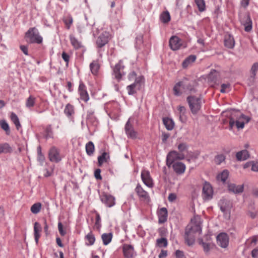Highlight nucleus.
<instances>
[{
    "instance_id": "cd10ccee",
    "label": "nucleus",
    "mask_w": 258,
    "mask_h": 258,
    "mask_svg": "<svg viewBox=\"0 0 258 258\" xmlns=\"http://www.w3.org/2000/svg\"><path fill=\"white\" fill-rule=\"evenodd\" d=\"M34 237L36 242L37 243L38 242L39 238L40 237L39 232L41 231V227L40 224L37 222L34 223Z\"/></svg>"
},
{
    "instance_id": "a878e982",
    "label": "nucleus",
    "mask_w": 258,
    "mask_h": 258,
    "mask_svg": "<svg viewBox=\"0 0 258 258\" xmlns=\"http://www.w3.org/2000/svg\"><path fill=\"white\" fill-rule=\"evenodd\" d=\"M13 151V149L12 147L10 146V145L7 143H3L0 144V153H11Z\"/></svg>"
},
{
    "instance_id": "13d9d810",
    "label": "nucleus",
    "mask_w": 258,
    "mask_h": 258,
    "mask_svg": "<svg viewBox=\"0 0 258 258\" xmlns=\"http://www.w3.org/2000/svg\"><path fill=\"white\" fill-rule=\"evenodd\" d=\"M177 196L175 194L171 193L169 195L168 200L170 202H173L176 199Z\"/></svg>"
},
{
    "instance_id": "4468645a",
    "label": "nucleus",
    "mask_w": 258,
    "mask_h": 258,
    "mask_svg": "<svg viewBox=\"0 0 258 258\" xmlns=\"http://www.w3.org/2000/svg\"><path fill=\"white\" fill-rule=\"evenodd\" d=\"M142 180L145 185L149 187L153 186V182L151 177L150 172L147 170H143L141 173Z\"/></svg>"
},
{
    "instance_id": "79ce46f5",
    "label": "nucleus",
    "mask_w": 258,
    "mask_h": 258,
    "mask_svg": "<svg viewBox=\"0 0 258 258\" xmlns=\"http://www.w3.org/2000/svg\"><path fill=\"white\" fill-rule=\"evenodd\" d=\"M195 3L200 12H203L205 10V2L204 0H195Z\"/></svg>"
},
{
    "instance_id": "20e7f679",
    "label": "nucleus",
    "mask_w": 258,
    "mask_h": 258,
    "mask_svg": "<svg viewBox=\"0 0 258 258\" xmlns=\"http://www.w3.org/2000/svg\"><path fill=\"white\" fill-rule=\"evenodd\" d=\"M25 38L27 42L30 43L40 44L42 42V37L39 35L37 29L35 28H30L25 34Z\"/></svg>"
},
{
    "instance_id": "6e6d98bb",
    "label": "nucleus",
    "mask_w": 258,
    "mask_h": 258,
    "mask_svg": "<svg viewBox=\"0 0 258 258\" xmlns=\"http://www.w3.org/2000/svg\"><path fill=\"white\" fill-rule=\"evenodd\" d=\"M101 173V169H97L94 171V176L96 178V179H102V176L100 174Z\"/></svg>"
},
{
    "instance_id": "f8f14e48",
    "label": "nucleus",
    "mask_w": 258,
    "mask_h": 258,
    "mask_svg": "<svg viewBox=\"0 0 258 258\" xmlns=\"http://www.w3.org/2000/svg\"><path fill=\"white\" fill-rule=\"evenodd\" d=\"M217 244L222 248L227 247L229 243V238L225 233H221L217 236Z\"/></svg>"
},
{
    "instance_id": "f257e3e1",
    "label": "nucleus",
    "mask_w": 258,
    "mask_h": 258,
    "mask_svg": "<svg viewBox=\"0 0 258 258\" xmlns=\"http://www.w3.org/2000/svg\"><path fill=\"white\" fill-rule=\"evenodd\" d=\"M202 220L199 216H195L191 219V223L185 228L184 239L188 245H192L195 241L197 234L202 233Z\"/></svg>"
},
{
    "instance_id": "37998d69",
    "label": "nucleus",
    "mask_w": 258,
    "mask_h": 258,
    "mask_svg": "<svg viewBox=\"0 0 258 258\" xmlns=\"http://www.w3.org/2000/svg\"><path fill=\"white\" fill-rule=\"evenodd\" d=\"M156 244L159 247H166L167 245V240L165 238H161L157 239L156 240Z\"/></svg>"
},
{
    "instance_id": "0e129e2a",
    "label": "nucleus",
    "mask_w": 258,
    "mask_h": 258,
    "mask_svg": "<svg viewBox=\"0 0 258 258\" xmlns=\"http://www.w3.org/2000/svg\"><path fill=\"white\" fill-rule=\"evenodd\" d=\"M64 22L66 25H67L68 29H70V26L73 23L72 18H70L68 20H66Z\"/></svg>"
},
{
    "instance_id": "1a4fd4ad",
    "label": "nucleus",
    "mask_w": 258,
    "mask_h": 258,
    "mask_svg": "<svg viewBox=\"0 0 258 258\" xmlns=\"http://www.w3.org/2000/svg\"><path fill=\"white\" fill-rule=\"evenodd\" d=\"M124 67L122 65V61L120 60L117 64H115L113 68V75L115 78L119 81L122 76L124 75L123 72Z\"/></svg>"
},
{
    "instance_id": "c9c22d12",
    "label": "nucleus",
    "mask_w": 258,
    "mask_h": 258,
    "mask_svg": "<svg viewBox=\"0 0 258 258\" xmlns=\"http://www.w3.org/2000/svg\"><path fill=\"white\" fill-rule=\"evenodd\" d=\"M229 176V172L227 170H223L220 174L217 176V180L225 182Z\"/></svg>"
},
{
    "instance_id": "aec40b11",
    "label": "nucleus",
    "mask_w": 258,
    "mask_h": 258,
    "mask_svg": "<svg viewBox=\"0 0 258 258\" xmlns=\"http://www.w3.org/2000/svg\"><path fill=\"white\" fill-rule=\"evenodd\" d=\"M228 189L229 191L234 194H240L243 191V185H236L233 183H229L228 184Z\"/></svg>"
},
{
    "instance_id": "423d86ee",
    "label": "nucleus",
    "mask_w": 258,
    "mask_h": 258,
    "mask_svg": "<svg viewBox=\"0 0 258 258\" xmlns=\"http://www.w3.org/2000/svg\"><path fill=\"white\" fill-rule=\"evenodd\" d=\"M144 77L143 76H140L135 80V82L134 83L127 86L126 89L128 91V95H134L137 92V90H140L142 86L144 83Z\"/></svg>"
},
{
    "instance_id": "f03ea898",
    "label": "nucleus",
    "mask_w": 258,
    "mask_h": 258,
    "mask_svg": "<svg viewBox=\"0 0 258 258\" xmlns=\"http://www.w3.org/2000/svg\"><path fill=\"white\" fill-rule=\"evenodd\" d=\"M229 127L231 130L234 125L237 128H243L245 123H247L250 118L245 116L239 110L235 109L230 110Z\"/></svg>"
},
{
    "instance_id": "72a5a7b5",
    "label": "nucleus",
    "mask_w": 258,
    "mask_h": 258,
    "mask_svg": "<svg viewBox=\"0 0 258 258\" xmlns=\"http://www.w3.org/2000/svg\"><path fill=\"white\" fill-rule=\"evenodd\" d=\"M160 19L163 23H167L170 21V15L168 11L163 12L160 16Z\"/></svg>"
},
{
    "instance_id": "9b49d317",
    "label": "nucleus",
    "mask_w": 258,
    "mask_h": 258,
    "mask_svg": "<svg viewBox=\"0 0 258 258\" xmlns=\"http://www.w3.org/2000/svg\"><path fill=\"white\" fill-rule=\"evenodd\" d=\"M123 255L125 258H132L136 255L133 245L124 244L122 246Z\"/></svg>"
},
{
    "instance_id": "a18cd8bd",
    "label": "nucleus",
    "mask_w": 258,
    "mask_h": 258,
    "mask_svg": "<svg viewBox=\"0 0 258 258\" xmlns=\"http://www.w3.org/2000/svg\"><path fill=\"white\" fill-rule=\"evenodd\" d=\"M0 125L3 130L6 131L7 135H9L10 133V127L8 123L5 120L0 121Z\"/></svg>"
},
{
    "instance_id": "2f4dec72",
    "label": "nucleus",
    "mask_w": 258,
    "mask_h": 258,
    "mask_svg": "<svg viewBox=\"0 0 258 258\" xmlns=\"http://www.w3.org/2000/svg\"><path fill=\"white\" fill-rule=\"evenodd\" d=\"M196 59V56L194 55H190L188 57H187L182 62V67L183 68H185L188 67V66L194 62Z\"/></svg>"
},
{
    "instance_id": "69168bd1",
    "label": "nucleus",
    "mask_w": 258,
    "mask_h": 258,
    "mask_svg": "<svg viewBox=\"0 0 258 258\" xmlns=\"http://www.w3.org/2000/svg\"><path fill=\"white\" fill-rule=\"evenodd\" d=\"M167 255V250H162L160 253L159 255V258H163L165 257Z\"/></svg>"
},
{
    "instance_id": "c03bdc74",
    "label": "nucleus",
    "mask_w": 258,
    "mask_h": 258,
    "mask_svg": "<svg viewBox=\"0 0 258 258\" xmlns=\"http://www.w3.org/2000/svg\"><path fill=\"white\" fill-rule=\"evenodd\" d=\"M35 98L33 96H30L26 102V106L28 108L33 107L35 104Z\"/></svg>"
},
{
    "instance_id": "4be33fe9",
    "label": "nucleus",
    "mask_w": 258,
    "mask_h": 258,
    "mask_svg": "<svg viewBox=\"0 0 258 258\" xmlns=\"http://www.w3.org/2000/svg\"><path fill=\"white\" fill-rule=\"evenodd\" d=\"M159 223H164L167 221L168 212L166 208H161L158 212Z\"/></svg>"
},
{
    "instance_id": "393cba45",
    "label": "nucleus",
    "mask_w": 258,
    "mask_h": 258,
    "mask_svg": "<svg viewBox=\"0 0 258 258\" xmlns=\"http://www.w3.org/2000/svg\"><path fill=\"white\" fill-rule=\"evenodd\" d=\"M236 159L238 161H244L249 157L248 152L246 150H243L236 153Z\"/></svg>"
},
{
    "instance_id": "39448f33",
    "label": "nucleus",
    "mask_w": 258,
    "mask_h": 258,
    "mask_svg": "<svg viewBox=\"0 0 258 258\" xmlns=\"http://www.w3.org/2000/svg\"><path fill=\"white\" fill-rule=\"evenodd\" d=\"M187 101L192 113L196 114L201 109L202 104L201 97L189 96L187 97Z\"/></svg>"
},
{
    "instance_id": "a19ab883",
    "label": "nucleus",
    "mask_w": 258,
    "mask_h": 258,
    "mask_svg": "<svg viewBox=\"0 0 258 258\" xmlns=\"http://www.w3.org/2000/svg\"><path fill=\"white\" fill-rule=\"evenodd\" d=\"M41 208V204L40 203H36L33 204L31 207V211L33 214L38 213Z\"/></svg>"
},
{
    "instance_id": "603ef678",
    "label": "nucleus",
    "mask_w": 258,
    "mask_h": 258,
    "mask_svg": "<svg viewBox=\"0 0 258 258\" xmlns=\"http://www.w3.org/2000/svg\"><path fill=\"white\" fill-rule=\"evenodd\" d=\"M138 77H137V74L135 71H133L128 75V79L131 81H133L136 80Z\"/></svg>"
},
{
    "instance_id": "052dcab7",
    "label": "nucleus",
    "mask_w": 258,
    "mask_h": 258,
    "mask_svg": "<svg viewBox=\"0 0 258 258\" xmlns=\"http://www.w3.org/2000/svg\"><path fill=\"white\" fill-rule=\"evenodd\" d=\"M169 137L170 134L169 133H163L162 135V140L163 143H165Z\"/></svg>"
},
{
    "instance_id": "e433bc0d",
    "label": "nucleus",
    "mask_w": 258,
    "mask_h": 258,
    "mask_svg": "<svg viewBox=\"0 0 258 258\" xmlns=\"http://www.w3.org/2000/svg\"><path fill=\"white\" fill-rule=\"evenodd\" d=\"M90 68L93 75L97 74L99 69V65L98 61L96 60L93 61L90 64Z\"/></svg>"
},
{
    "instance_id": "c85d7f7f",
    "label": "nucleus",
    "mask_w": 258,
    "mask_h": 258,
    "mask_svg": "<svg viewBox=\"0 0 258 258\" xmlns=\"http://www.w3.org/2000/svg\"><path fill=\"white\" fill-rule=\"evenodd\" d=\"M70 41L71 44L73 46L74 48L76 49L80 48L82 45L81 42L79 41L73 35L70 36Z\"/></svg>"
},
{
    "instance_id": "a211bd4d",
    "label": "nucleus",
    "mask_w": 258,
    "mask_h": 258,
    "mask_svg": "<svg viewBox=\"0 0 258 258\" xmlns=\"http://www.w3.org/2000/svg\"><path fill=\"white\" fill-rule=\"evenodd\" d=\"M125 132L128 137L135 139L137 137V133L134 129L133 125L130 123V118L128 119L125 125Z\"/></svg>"
},
{
    "instance_id": "3c124183",
    "label": "nucleus",
    "mask_w": 258,
    "mask_h": 258,
    "mask_svg": "<svg viewBox=\"0 0 258 258\" xmlns=\"http://www.w3.org/2000/svg\"><path fill=\"white\" fill-rule=\"evenodd\" d=\"M225 160V157L223 155H219L215 157V162L217 164H220Z\"/></svg>"
},
{
    "instance_id": "2eb2a0df",
    "label": "nucleus",
    "mask_w": 258,
    "mask_h": 258,
    "mask_svg": "<svg viewBox=\"0 0 258 258\" xmlns=\"http://www.w3.org/2000/svg\"><path fill=\"white\" fill-rule=\"evenodd\" d=\"M80 98L85 102H87L89 99V96L86 90V87L82 81L80 82L79 89Z\"/></svg>"
},
{
    "instance_id": "09e8293b",
    "label": "nucleus",
    "mask_w": 258,
    "mask_h": 258,
    "mask_svg": "<svg viewBox=\"0 0 258 258\" xmlns=\"http://www.w3.org/2000/svg\"><path fill=\"white\" fill-rule=\"evenodd\" d=\"M177 148L179 151V153H182L188 149V145L186 143H180L178 146Z\"/></svg>"
},
{
    "instance_id": "de8ad7c7",
    "label": "nucleus",
    "mask_w": 258,
    "mask_h": 258,
    "mask_svg": "<svg viewBox=\"0 0 258 258\" xmlns=\"http://www.w3.org/2000/svg\"><path fill=\"white\" fill-rule=\"evenodd\" d=\"M45 138L47 139L48 138H50L52 137V130L51 126L50 125H49L47 126L45 129Z\"/></svg>"
},
{
    "instance_id": "4d7b16f0",
    "label": "nucleus",
    "mask_w": 258,
    "mask_h": 258,
    "mask_svg": "<svg viewBox=\"0 0 258 258\" xmlns=\"http://www.w3.org/2000/svg\"><path fill=\"white\" fill-rule=\"evenodd\" d=\"M62 58L64 60V61L67 63V65H68L69 60H70V56L68 54L66 53L65 52H63L62 53Z\"/></svg>"
},
{
    "instance_id": "f704fd0d",
    "label": "nucleus",
    "mask_w": 258,
    "mask_h": 258,
    "mask_svg": "<svg viewBox=\"0 0 258 258\" xmlns=\"http://www.w3.org/2000/svg\"><path fill=\"white\" fill-rule=\"evenodd\" d=\"M218 76V72H217L215 70H212L209 74V81L215 83L217 81Z\"/></svg>"
},
{
    "instance_id": "680f3d73",
    "label": "nucleus",
    "mask_w": 258,
    "mask_h": 258,
    "mask_svg": "<svg viewBox=\"0 0 258 258\" xmlns=\"http://www.w3.org/2000/svg\"><path fill=\"white\" fill-rule=\"evenodd\" d=\"M178 110L180 113V119H181L182 115L185 113L186 109L184 106H179L178 108Z\"/></svg>"
},
{
    "instance_id": "0eeeda50",
    "label": "nucleus",
    "mask_w": 258,
    "mask_h": 258,
    "mask_svg": "<svg viewBox=\"0 0 258 258\" xmlns=\"http://www.w3.org/2000/svg\"><path fill=\"white\" fill-rule=\"evenodd\" d=\"M185 156L183 153H179L176 151H171L167 156L166 165L168 167H170L176 160H183Z\"/></svg>"
},
{
    "instance_id": "bf43d9fd",
    "label": "nucleus",
    "mask_w": 258,
    "mask_h": 258,
    "mask_svg": "<svg viewBox=\"0 0 258 258\" xmlns=\"http://www.w3.org/2000/svg\"><path fill=\"white\" fill-rule=\"evenodd\" d=\"M175 255L176 258H185L183 251L177 250L175 252Z\"/></svg>"
},
{
    "instance_id": "5701e85b",
    "label": "nucleus",
    "mask_w": 258,
    "mask_h": 258,
    "mask_svg": "<svg viewBox=\"0 0 258 258\" xmlns=\"http://www.w3.org/2000/svg\"><path fill=\"white\" fill-rule=\"evenodd\" d=\"M244 19L243 25L244 26V30L246 32H249L252 29V21L249 15L245 16Z\"/></svg>"
},
{
    "instance_id": "7ed1b4c3",
    "label": "nucleus",
    "mask_w": 258,
    "mask_h": 258,
    "mask_svg": "<svg viewBox=\"0 0 258 258\" xmlns=\"http://www.w3.org/2000/svg\"><path fill=\"white\" fill-rule=\"evenodd\" d=\"M174 94L176 96H180L183 93L187 92H195V89L192 85L191 81L187 79H184L177 83L173 88Z\"/></svg>"
},
{
    "instance_id": "7c9ffc66",
    "label": "nucleus",
    "mask_w": 258,
    "mask_h": 258,
    "mask_svg": "<svg viewBox=\"0 0 258 258\" xmlns=\"http://www.w3.org/2000/svg\"><path fill=\"white\" fill-rule=\"evenodd\" d=\"M95 150L94 144L90 141L86 145V151L88 155L91 156L93 154Z\"/></svg>"
},
{
    "instance_id": "ea45409f",
    "label": "nucleus",
    "mask_w": 258,
    "mask_h": 258,
    "mask_svg": "<svg viewBox=\"0 0 258 258\" xmlns=\"http://www.w3.org/2000/svg\"><path fill=\"white\" fill-rule=\"evenodd\" d=\"M64 113L69 117L74 114V106L70 104H68L64 110Z\"/></svg>"
},
{
    "instance_id": "9d476101",
    "label": "nucleus",
    "mask_w": 258,
    "mask_h": 258,
    "mask_svg": "<svg viewBox=\"0 0 258 258\" xmlns=\"http://www.w3.org/2000/svg\"><path fill=\"white\" fill-rule=\"evenodd\" d=\"M135 191L141 200L149 202L150 197L148 193L142 188L141 185L139 184L137 185Z\"/></svg>"
},
{
    "instance_id": "338daca9",
    "label": "nucleus",
    "mask_w": 258,
    "mask_h": 258,
    "mask_svg": "<svg viewBox=\"0 0 258 258\" xmlns=\"http://www.w3.org/2000/svg\"><path fill=\"white\" fill-rule=\"evenodd\" d=\"M251 256L254 258L258 256V248H255L252 250Z\"/></svg>"
},
{
    "instance_id": "5fc2aeb1",
    "label": "nucleus",
    "mask_w": 258,
    "mask_h": 258,
    "mask_svg": "<svg viewBox=\"0 0 258 258\" xmlns=\"http://www.w3.org/2000/svg\"><path fill=\"white\" fill-rule=\"evenodd\" d=\"M58 229L60 234L61 236H64L66 234V232L63 229V225L61 222L58 223Z\"/></svg>"
},
{
    "instance_id": "6e6552de",
    "label": "nucleus",
    "mask_w": 258,
    "mask_h": 258,
    "mask_svg": "<svg viewBox=\"0 0 258 258\" xmlns=\"http://www.w3.org/2000/svg\"><path fill=\"white\" fill-rule=\"evenodd\" d=\"M49 160L53 162H59L61 160L59 151L55 147H51L48 153Z\"/></svg>"
},
{
    "instance_id": "c756f323",
    "label": "nucleus",
    "mask_w": 258,
    "mask_h": 258,
    "mask_svg": "<svg viewBox=\"0 0 258 258\" xmlns=\"http://www.w3.org/2000/svg\"><path fill=\"white\" fill-rule=\"evenodd\" d=\"M101 238L103 244L106 245L111 242L112 238V234L111 233H103L101 235Z\"/></svg>"
},
{
    "instance_id": "4c0bfd02",
    "label": "nucleus",
    "mask_w": 258,
    "mask_h": 258,
    "mask_svg": "<svg viewBox=\"0 0 258 258\" xmlns=\"http://www.w3.org/2000/svg\"><path fill=\"white\" fill-rule=\"evenodd\" d=\"M109 158V155L106 152H104L101 156L98 157V162L99 166H101L104 162L107 161Z\"/></svg>"
},
{
    "instance_id": "49530a36",
    "label": "nucleus",
    "mask_w": 258,
    "mask_h": 258,
    "mask_svg": "<svg viewBox=\"0 0 258 258\" xmlns=\"http://www.w3.org/2000/svg\"><path fill=\"white\" fill-rule=\"evenodd\" d=\"M199 244L202 245L204 250L206 252H207L210 250L211 242H205L203 241V239H199Z\"/></svg>"
},
{
    "instance_id": "dca6fc26",
    "label": "nucleus",
    "mask_w": 258,
    "mask_h": 258,
    "mask_svg": "<svg viewBox=\"0 0 258 258\" xmlns=\"http://www.w3.org/2000/svg\"><path fill=\"white\" fill-rule=\"evenodd\" d=\"M109 40V33L107 32H103L97 38L96 44L98 47H102L107 44Z\"/></svg>"
},
{
    "instance_id": "b1692460",
    "label": "nucleus",
    "mask_w": 258,
    "mask_h": 258,
    "mask_svg": "<svg viewBox=\"0 0 258 258\" xmlns=\"http://www.w3.org/2000/svg\"><path fill=\"white\" fill-rule=\"evenodd\" d=\"M224 44L225 46L227 48H232L234 46L235 44L233 37L230 35L225 36Z\"/></svg>"
},
{
    "instance_id": "8fccbe9b",
    "label": "nucleus",
    "mask_w": 258,
    "mask_h": 258,
    "mask_svg": "<svg viewBox=\"0 0 258 258\" xmlns=\"http://www.w3.org/2000/svg\"><path fill=\"white\" fill-rule=\"evenodd\" d=\"M257 70H258V63L255 62V63H253V64L252 66V67L251 68V74H252V77L253 78L256 75V73Z\"/></svg>"
},
{
    "instance_id": "864d4df0",
    "label": "nucleus",
    "mask_w": 258,
    "mask_h": 258,
    "mask_svg": "<svg viewBox=\"0 0 258 258\" xmlns=\"http://www.w3.org/2000/svg\"><path fill=\"white\" fill-rule=\"evenodd\" d=\"M143 37L142 35L138 36L136 38L137 46L140 47L143 42Z\"/></svg>"
},
{
    "instance_id": "f3484780",
    "label": "nucleus",
    "mask_w": 258,
    "mask_h": 258,
    "mask_svg": "<svg viewBox=\"0 0 258 258\" xmlns=\"http://www.w3.org/2000/svg\"><path fill=\"white\" fill-rule=\"evenodd\" d=\"M101 201L109 208L115 205V198L110 195L103 194L101 196Z\"/></svg>"
},
{
    "instance_id": "473e14b6",
    "label": "nucleus",
    "mask_w": 258,
    "mask_h": 258,
    "mask_svg": "<svg viewBox=\"0 0 258 258\" xmlns=\"http://www.w3.org/2000/svg\"><path fill=\"white\" fill-rule=\"evenodd\" d=\"M85 239L88 241V243H86L87 245H92L95 241V237L94 235L93 234L92 231H90L85 236Z\"/></svg>"
},
{
    "instance_id": "bb28decb",
    "label": "nucleus",
    "mask_w": 258,
    "mask_h": 258,
    "mask_svg": "<svg viewBox=\"0 0 258 258\" xmlns=\"http://www.w3.org/2000/svg\"><path fill=\"white\" fill-rule=\"evenodd\" d=\"M163 122L167 130L171 131L174 128V122L172 119L165 117L163 118Z\"/></svg>"
},
{
    "instance_id": "ddd939ff",
    "label": "nucleus",
    "mask_w": 258,
    "mask_h": 258,
    "mask_svg": "<svg viewBox=\"0 0 258 258\" xmlns=\"http://www.w3.org/2000/svg\"><path fill=\"white\" fill-rule=\"evenodd\" d=\"M213 189L209 183L206 182L203 187V197L205 200H209L212 198Z\"/></svg>"
},
{
    "instance_id": "58836bf2",
    "label": "nucleus",
    "mask_w": 258,
    "mask_h": 258,
    "mask_svg": "<svg viewBox=\"0 0 258 258\" xmlns=\"http://www.w3.org/2000/svg\"><path fill=\"white\" fill-rule=\"evenodd\" d=\"M11 119L13 123L15 124L17 129L19 130L21 125L18 116L15 113L12 112L11 115Z\"/></svg>"
},
{
    "instance_id": "412c9836",
    "label": "nucleus",
    "mask_w": 258,
    "mask_h": 258,
    "mask_svg": "<svg viewBox=\"0 0 258 258\" xmlns=\"http://www.w3.org/2000/svg\"><path fill=\"white\" fill-rule=\"evenodd\" d=\"M172 165L174 171L176 173L181 174L184 172L185 170V165L183 163L176 162L173 163Z\"/></svg>"
},
{
    "instance_id": "e2e57ef3",
    "label": "nucleus",
    "mask_w": 258,
    "mask_h": 258,
    "mask_svg": "<svg viewBox=\"0 0 258 258\" xmlns=\"http://www.w3.org/2000/svg\"><path fill=\"white\" fill-rule=\"evenodd\" d=\"M20 49L25 55L28 54V47L26 46L21 45Z\"/></svg>"
},
{
    "instance_id": "774afa93",
    "label": "nucleus",
    "mask_w": 258,
    "mask_h": 258,
    "mask_svg": "<svg viewBox=\"0 0 258 258\" xmlns=\"http://www.w3.org/2000/svg\"><path fill=\"white\" fill-rule=\"evenodd\" d=\"M249 0H242L241 2V5L244 7H246L249 4Z\"/></svg>"
},
{
    "instance_id": "6ab92c4d",
    "label": "nucleus",
    "mask_w": 258,
    "mask_h": 258,
    "mask_svg": "<svg viewBox=\"0 0 258 258\" xmlns=\"http://www.w3.org/2000/svg\"><path fill=\"white\" fill-rule=\"evenodd\" d=\"M181 45V40L177 36H172L169 40V46L173 50L180 48Z\"/></svg>"
}]
</instances>
